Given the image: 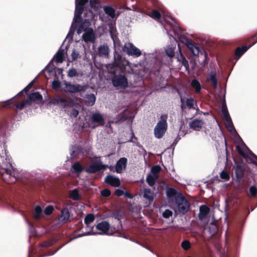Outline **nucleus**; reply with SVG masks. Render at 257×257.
Returning a JSON list of instances; mask_svg holds the SVG:
<instances>
[{"label": "nucleus", "mask_w": 257, "mask_h": 257, "mask_svg": "<svg viewBox=\"0 0 257 257\" xmlns=\"http://www.w3.org/2000/svg\"><path fill=\"white\" fill-rule=\"evenodd\" d=\"M84 169L79 162H76L71 166V171L74 173L80 174Z\"/></svg>", "instance_id": "30"}, {"label": "nucleus", "mask_w": 257, "mask_h": 257, "mask_svg": "<svg viewBox=\"0 0 257 257\" xmlns=\"http://www.w3.org/2000/svg\"><path fill=\"white\" fill-rule=\"evenodd\" d=\"M11 158L8 155L6 147L0 146V167L3 170L1 172L3 180L9 184L15 183L19 177L18 171L15 168L11 162Z\"/></svg>", "instance_id": "1"}, {"label": "nucleus", "mask_w": 257, "mask_h": 257, "mask_svg": "<svg viewBox=\"0 0 257 257\" xmlns=\"http://www.w3.org/2000/svg\"><path fill=\"white\" fill-rule=\"evenodd\" d=\"M175 202L177 205L178 211L183 214H186L190 209L189 202L180 192H179V194L176 197Z\"/></svg>", "instance_id": "4"}, {"label": "nucleus", "mask_w": 257, "mask_h": 257, "mask_svg": "<svg viewBox=\"0 0 257 257\" xmlns=\"http://www.w3.org/2000/svg\"><path fill=\"white\" fill-rule=\"evenodd\" d=\"M91 119L93 122L102 124L104 121L103 116L99 112L93 113L91 116Z\"/></svg>", "instance_id": "29"}, {"label": "nucleus", "mask_w": 257, "mask_h": 257, "mask_svg": "<svg viewBox=\"0 0 257 257\" xmlns=\"http://www.w3.org/2000/svg\"><path fill=\"white\" fill-rule=\"evenodd\" d=\"M61 82L58 80H54L52 83V87L54 89H58L60 88Z\"/></svg>", "instance_id": "56"}, {"label": "nucleus", "mask_w": 257, "mask_h": 257, "mask_svg": "<svg viewBox=\"0 0 257 257\" xmlns=\"http://www.w3.org/2000/svg\"><path fill=\"white\" fill-rule=\"evenodd\" d=\"M236 178V181L239 182L243 177L245 170V166L243 162L234 161V166L233 167Z\"/></svg>", "instance_id": "8"}, {"label": "nucleus", "mask_w": 257, "mask_h": 257, "mask_svg": "<svg viewBox=\"0 0 257 257\" xmlns=\"http://www.w3.org/2000/svg\"><path fill=\"white\" fill-rule=\"evenodd\" d=\"M13 99V98H12L10 99L4 101V104L2 106V107H8L14 109L16 110H21L23 109L26 105H30V100L27 99L17 104H15L13 103V102L12 101Z\"/></svg>", "instance_id": "7"}, {"label": "nucleus", "mask_w": 257, "mask_h": 257, "mask_svg": "<svg viewBox=\"0 0 257 257\" xmlns=\"http://www.w3.org/2000/svg\"><path fill=\"white\" fill-rule=\"evenodd\" d=\"M85 171L90 174L100 172L99 160L92 162L88 167L84 169Z\"/></svg>", "instance_id": "15"}, {"label": "nucleus", "mask_w": 257, "mask_h": 257, "mask_svg": "<svg viewBox=\"0 0 257 257\" xmlns=\"http://www.w3.org/2000/svg\"><path fill=\"white\" fill-rule=\"evenodd\" d=\"M76 28V26L71 24L70 30L66 37V39H68L69 42L71 41L73 39V36Z\"/></svg>", "instance_id": "39"}, {"label": "nucleus", "mask_w": 257, "mask_h": 257, "mask_svg": "<svg viewBox=\"0 0 257 257\" xmlns=\"http://www.w3.org/2000/svg\"><path fill=\"white\" fill-rule=\"evenodd\" d=\"M96 36L93 29L92 28L88 29L84 32L81 40L85 43H94L96 41Z\"/></svg>", "instance_id": "10"}, {"label": "nucleus", "mask_w": 257, "mask_h": 257, "mask_svg": "<svg viewBox=\"0 0 257 257\" xmlns=\"http://www.w3.org/2000/svg\"><path fill=\"white\" fill-rule=\"evenodd\" d=\"M63 45V43L62 44L59 49L58 50L57 53L54 55L53 58L50 61L49 64L46 66V67L43 70H42L41 72L46 70L48 67L51 66L52 65H53V61L55 59H56V62L58 63L63 62L64 59V55L65 53V50L62 49Z\"/></svg>", "instance_id": "11"}, {"label": "nucleus", "mask_w": 257, "mask_h": 257, "mask_svg": "<svg viewBox=\"0 0 257 257\" xmlns=\"http://www.w3.org/2000/svg\"><path fill=\"white\" fill-rule=\"evenodd\" d=\"M70 217V211L67 207H65L61 210L60 218L59 221L66 222Z\"/></svg>", "instance_id": "21"}, {"label": "nucleus", "mask_w": 257, "mask_h": 257, "mask_svg": "<svg viewBox=\"0 0 257 257\" xmlns=\"http://www.w3.org/2000/svg\"><path fill=\"white\" fill-rule=\"evenodd\" d=\"M249 193L252 197L256 196L257 193V188L254 186H251L249 188Z\"/></svg>", "instance_id": "59"}, {"label": "nucleus", "mask_w": 257, "mask_h": 257, "mask_svg": "<svg viewBox=\"0 0 257 257\" xmlns=\"http://www.w3.org/2000/svg\"><path fill=\"white\" fill-rule=\"evenodd\" d=\"M127 159L125 157L120 158L117 162L115 166V170L117 173H121L124 170L127 165Z\"/></svg>", "instance_id": "12"}, {"label": "nucleus", "mask_w": 257, "mask_h": 257, "mask_svg": "<svg viewBox=\"0 0 257 257\" xmlns=\"http://www.w3.org/2000/svg\"><path fill=\"white\" fill-rule=\"evenodd\" d=\"M112 216L117 220L120 221L122 217V214L118 212H114L112 214Z\"/></svg>", "instance_id": "62"}, {"label": "nucleus", "mask_w": 257, "mask_h": 257, "mask_svg": "<svg viewBox=\"0 0 257 257\" xmlns=\"http://www.w3.org/2000/svg\"><path fill=\"white\" fill-rule=\"evenodd\" d=\"M109 32L111 39H112L114 47L115 48L116 47L119 46L120 44V41L116 35L112 32V30L109 27Z\"/></svg>", "instance_id": "33"}, {"label": "nucleus", "mask_w": 257, "mask_h": 257, "mask_svg": "<svg viewBox=\"0 0 257 257\" xmlns=\"http://www.w3.org/2000/svg\"><path fill=\"white\" fill-rule=\"evenodd\" d=\"M85 98V103L87 106H93L96 99L95 95L93 93L86 94Z\"/></svg>", "instance_id": "28"}, {"label": "nucleus", "mask_w": 257, "mask_h": 257, "mask_svg": "<svg viewBox=\"0 0 257 257\" xmlns=\"http://www.w3.org/2000/svg\"><path fill=\"white\" fill-rule=\"evenodd\" d=\"M177 61L181 63L182 65L184 66L186 71H189V62L182 53L177 56Z\"/></svg>", "instance_id": "24"}, {"label": "nucleus", "mask_w": 257, "mask_h": 257, "mask_svg": "<svg viewBox=\"0 0 257 257\" xmlns=\"http://www.w3.org/2000/svg\"><path fill=\"white\" fill-rule=\"evenodd\" d=\"M70 197L74 201H78L81 199L79 193V190L77 188L74 189L70 192Z\"/></svg>", "instance_id": "36"}, {"label": "nucleus", "mask_w": 257, "mask_h": 257, "mask_svg": "<svg viewBox=\"0 0 257 257\" xmlns=\"http://www.w3.org/2000/svg\"><path fill=\"white\" fill-rule=\"evenodd\" d=\"M99 167L100 168V171L101 170H104L106 168H108L111 171L114 172V170H112L111 169V168H113V166H108L107 165H104L103 164L101 160H99Z\"/></svg>", "instance_id": "53"}, {"label": "nucleus", "mask_w": 257, "mask_h": 257, "mask_svg": "<svg viewBox=\"0 0 257 257\" xmlns=\"http://www.w3.org/2000/svg\"><path fill=\"white\" fill-rule=\"evenodd\" d=\"M123 50L128 55L137 58L142 55V51L131 43L125 44Z\"/></svg>", "instance_id": "9"}, {"label": "nucleus", "mask_w": 257, "mask_h": 257, "mask_svg": "<svg viewBox=\"0 0 257 257\" xmlns=\"http://www.w3.org/2000/svg\"><path fill=\"white\" fill-rule=\"evenodd\" d=\"M204 123V122L202 119L195 118L189 122V125L190 128L197 131L201 128Z\"/></svg>", "instance_id": "18"}, {"label": "nucleus", "mask_w": 257, "mask_h": 257, "mask_svg": "<svg viewBox=\"0 0 257 257\" xmlns=\"http://www.w3.org/2000/svg\"><path fill=\"white\" fill-rule=\"evenodd\" d=\"M226 126L227 127L229 131L232 135H236L238 136V137L240 138L239 136L237 134V132L234 126V125L233 124L231 119L227 120H226Z\"/></svg>", "instance_id": "34"}, {"label": "nucleus", "mask_w": 257, "mask_h": 257, "mask_svg": "<svg viewBox=\"0 0 257 257\" xmlns=\"http://www.w3.org/2000/svg\"><path fill=\"white\" fill-rule=\"evenodd\" d=\"M221 111L223 116V117L225 120L231 119L227 108L225 104H223Z\"/></svg>", "instance_id": "41"}, {"label": "nucleus", "mask_w": 257, "mask_h": 257, "mask_svg": "<svg viewBox=\"0 0 257 257\" xmlns=\"http://www.w3.org/2000/svg\"><path fill=\"white\" fill-rule=\"evenodd\" d=\"M7 207L10 210L14 212L18 211V209L11 203L6 202Z\"/></svg>", "instance_id": "64"}, {"label": "nucleus", "mask_w": 257, "mask_h": 257, "mask_svg": "<svg viewBox=\"0 0 257 257\" xmlns=\"http://www.w3.org/2000/svg\"><path fill=\"white\" fill-rule=\"evenodd\" d=\"M210 208L206 205H202L199 207V213L198 218L200 220H203L209 213Z\"/></svg>", "instance_id": "22"}, {"label": "nucleus", "mask_w": 257, "mask_h": 257, "mask_svg": "<svg viewBox=\"0 0 257 257\" xmlns=\"http://www.w3.org/2000/svg\"><path fill=\"white\" fill-rule=\"evenodd\" d=\"M168 114H162L154 128V135L157 139H161L167 130Z\"/></svg>", "instance_id": "3"}, {"label": "nucleus", "mask_w": 257, "mask_h": 257, "mask_svg": "<svg viewBox=\"0 0 257 257\" xmlns=\"http://www.w3.org/2000/svg\"><path fill=\"white\" fill-rule=\"evenodd\" d=\"M161 169L162 168L159 165L154 166L151 168V172L153 174L156 175L161 171Z\"/></svg>", "instance_id": "55"}, {"label": "nucleus", "mask_w": 257, "mask_h": 257, "mask_svg": "<svg viewBox=\"0 0 257 257\" xmlns=\"http://www.w3.org/2000/svg\"><path fill=\"white\" fill-rule=\"evenodd\" d=\"M78 150V148L76 146H72L70 149V156L67 157L66 161H70L76 156V152Z\"/></svg>", "instance_id": "38"}, {"label": "nucleus", "mask_w": 257, "mask_h": 257, "mask_svg": "<svg viewBox=\"0 0 257 257\" xmlns=\"http://www.w3.org/2000/svg\"><path fill=\"white\" fill-rule=\"evenodd\" d=\"M26 221L29 226V231L30 233L33 235H36L37 233L33 224L27 219H26Z\"/></svg>", "instance_id": "45"}, {"label": "nucleus", "mask_w": 257, "mask_h": 257, "mask_svg": "<svg viewBox=\"0 0 257 257\" xmlns=\"http://www.w3.org/2000/svg\"><path fill=\"white\" fill-rule=\"evenodd\" d=\"M185 103L187 107L189 109H194L197 110H199V108L196 105V101L192 97L186 98L185 99Z\"/></svg>", "instance_id": "26"}, {"label": "nucleus", "mask_w": 257, "mask_h": 257, "mask_svg": "<svg viewBox=\"0 0 257 257\" xmlns=\"http://www.w3.org/2000/svg\"><path fill=\"white\" fill-rule=\"evenodd\" d=\"M257 42H254L249 46H243L241 47H237L235 51V57L237 60H238L243 54L246 52L252 46L254 45Z\"/></svg>", "instance_id": "17"}, {"label": "nucleus", "mask_w": 257, "mask_h": 257, "mask_svg": "<svg viewBox=\"0 0 257 257\" xmlns=\"http://www.w3.org/2000/svg\"><path fill=\"white\" fill-rule=\"evenodd\" d=\"M43 216V211L41 206L40 205L35 206L33 213V219L36 221H38L40 220Z\"/></svg>", "instance_id": "19"}, {"label": "nucleus", "mask_w": 257, "mask_h": 257, "mask_svg": "<svg viewBox=\"0 0 257 257\" xmlns=\"http://www.w3.org/2000/svg\"><path fill=\"white\" fill-rule=\"evenodd\" d=\"M181 246L184 250H188L191 247L190 242L187 240H183L181 242Z\"/></svg>", "instance_id": "54"}, {"label": "nucleus", "mask_w": 257, "mask_h": 257, "mask_svg": "<svg viewBox=\"0 0 257 257\" xmlns=\"http://www.w3.org/2000/svg\"><path fill=\"white\" fill-rule=\"evenodd\" d=\"M78 55L79 53L78 52L75 51V50L73 49L71 54L72 59L74 61L76 60L78 58Z\"/></svg>", "instance_id": "63"}, {"label": "nucleus", "mask_w": 257, "mask_h": 257, "mask_svg": "<svg viewBox=\"0 0 257 257\" xmlns=\"http://www.w3.org/2000/svg\"><path fill=\"white\" fill-rule=\"evenodd\" d=\"M82 21L81 15L78 14H74V18L72 22V25L75 26L76 23H80Z\"/></svg>", "instance_id": "46"}, {"label": "nucleus", "mask_w": 257, "mask_h": 257, "mask_svg": "<svg viewBox=\"0 0 257 257\" xmlns=\"http://www.w3.org/2000/svg\"><path fill=\"white\" fill-rule=\"evenodd\" d=\"M207 230L210 237L215 235L218 232V228L216 224L214 223H210L207 227Z\"/></svg>", "instance_id": "27"}, {"label": "nucleus", "mask_w": 257, "mask_h": 257, "mask_svg": "<svg viewBox=\"0 0 257 257\" xmlns=\"http://www.w3.org/2000/svg\"><path fill=\"white\" fill-rule=\"evenodd\" d=\"M100 194L103 197H109L111 194L110 191L108 189H105L100 191Z\"/></svg>", "instance_id": "60"}, {"label": "nucleus", "mask_w": 257, "mask_h": 257, "mask_svg": "<svg viewBox=\"0 0 257 257\" xmlns=\"http://www.w3.org/2000/svg\"><path fill=\"white\" fill-rule=\"evenodd\" d=\"M77 76V71L76 69L74 68H71L69 70L68 72V76L70 78H72Z\"/></svg>", "instance_id": "52"}, {"label": "nucleus", "mask_w": 257, "mask_h": 257, "mask_svg": "<svg viewBox=\"0 0 257 257\" xmlns=\"http://www.w3.org/2000/svg\"><path fill=\"white\" fill-rule=\"evenodd\" d=\"M191 86L195 89L197 93L200 92L201 86L199 81L196 79H193L191 82Z\"/></svg>", "instance_id": "37"}, {"label": "nucleus", "mask_w": 257, "mask_h": 257, "mask_svg": "<svg viewBox=\"0 0 257 257\" xmlns=\"http://www.w3.org/2000/svg\"><path fill=\"white\" fill-rule=\"evenodd\" d=\"M55 101L56 103L60 104L61 106L63 108L72 106L71 102L64 98H57Z\"/></svg>", "instance_id": "23"}, {"label": "nucleus", "mask_w": 257, "mask_h": 257, "mask_svg": "<svg viewBox=\"0 0 257 257\" xmlns=\"http://www.w3.org/2000/svg\"><path fill=\"white\" fill-rule=\"evenodd\" d=\"M179 194V193L177 191L171 188L169 189V192L167 193V196L170 197L171 196L174 197L175 200H176V197Z\"/></svg>", "instance_id": "51"}, {"label": "nucleus", "mask_w": 257, "mask_h": 257, "mask_svg": "<svg viewBox=\"0 0 257 257\" xmlns=\"http://www.w3.org/2000/svg\"><path fill=\"white\" fill-rule=\"evenodd\" d=\"M98 54L102 58H109V48L107 44H104L98 47Z\"/></svg>", "instance_id": "16"}, {"label": "nucleus", "mask_w": 257, "mask_h": 257, "mask_svg": "<svg viewBox=\"0 0 257 257\" xmlns=\"http://www.w3.org/2000/svg\"><path fill=\"white\" fill-rule=\"evenodd\" d=\"M172 214V211L170 209H167L163 212L162 216L165 218H168L171 217Z\"/></svg>", "instance_id": "57"}, {"label": "nucleus", "mask_w": 257, "mask_h": 257, "mask_svg": "<svg viewBox=\"0 0 257 257\" xmlns=\"http://www.w3.org/2000/svg\"><path fill=\"white\" fill-rule=\"evenodd\" d=\"M218 77L216 71L215 69H212L208 73L207 81H211L214 88L216 89L218 85Z\"/></svg>", "instance_id": "13"}, {"label": "nucleus", "mask_w": 257, "mask_h": 257, "mask_svg": "<svg viewBox=\"0 0 257 257\" xmlns=\"http://www.w3.org/2000/svg\"><path fill=\"white\" fill-rule=\"evenodd\" d=\"M104 181L107 184L113 187H118L120 184L119 179L112 175H107L105 177Z\"/></svg>", "instance_id": "14"}, {"label": "nucleus", "mask_w": 257, "mask_h": 257, "mask_svg": "<svg viewBox=\"0 0 257 257\" xmlns=\"http://www.w3.org/2000/svg\"><path fill=\"white\" fill-rule=\"evenodd\" d=\"M94 219H95V217H94V215L93 214L89 213L86 215V216L84 218V223L86 225V226L87 227H89V226H88L89 224H90L91 222L93 221Z\"/></svg>", "instance_id": "40"}, {"label": "nucleus", "mask_w": 257, "mask_h": 257, "mask_svg": "<svg viewBox=\"0 0 257 257\" xmlns=\"http://www.w3.org/2000/svg\"><path fill=\"white\" fill-rule=\"evenodd\" d=\"M220 176L221 179L228 180L230 179V176L228 173L225 171L224 170H223L221 171V172L220 174Z\"/></svg>", "instance_id": "58"}, {"label": "nucleus", "mask_w": 257, "mask_h": 257, "mask_svg": "<svg viewBox=\"0 0 257 257\" xmlns=\"http://www.w3.org/2000/svg\"><path fill=\"white\" fill-rule=\"evenodd\" d=\"M146 182L149 186H153L154 185L156 182V179L155 177H154L152 175L149 174L147 177Z\"/></svg>", "instance_id": "43"}, {"label": "nucleus", "mask_w": 257, "mask_h": 257, "mask_svg": "<svg viewBox=\"0 0 257 257\" xmlns=\"http://www.w3.org/2000/svg\"><path fill=\"white\" fill-rule=\"evenodd\" d=\"M36 78H35L34 79H33L31 82H30L24 89L23 91H25V93H27L32 87L35 80Z\"/></svg>", "instance_id": "61"}, {"label": "nucleus", "mask_w": 257, "mask_h": 257, "mask_svg": "<svg viewBox=\"0 0 257 257\" xmlns=\"http://www.w3.org/2000/svg\"><path fill=\"white\" fill-rule=\"evenodd\" d=\"M65 87L64 90L65 91L71 93H75L84 91L86 89V86L84 85L80 84H72L70 82H67L66 81H63Z\"/></svg>", "instance_id": "6"}, {"label": "nucleus", "mask_w": 257, "mask_h": 257, "mask_svg": "<svg viewBox=\"0 0 257 257\" xmlns=\"http://www.w3.org/2000/svg\"><path fill=\"white\" fill-rule=\"evenodd\" d=\"M84 7L80 6L77 2L75 4V14H78L79 15H81L84 11Z\"/></svg>", "instance_id": "47"}, {"label": "nucleus", "mask_w": 257, "mask_h": 257, "mask_svg": "<svg viewBox=\"0 0 257 257\" xmlns=\"http://www.w3.org/2000/svg\"><path fill=\"white\" fill-rule=\"evenodd\" d=\"M109 223L106 221H102L97 224L96 226V229L101 231L100 234L107 233L109 230Z\"/></svg>", "instance_id": "20"}, {"label": "nucleus", "mask_w": 257, "mask_h": 257, "mask_svg": "<svg viewBox=\"0 0 257 257\" xmlns=\"http://www.w3.org/2000/svg\"><path fill=\"white\" fill-rule=\"evenodd\" d=\"M186 41V45L188 49L194 56H198L200 59H202L201 64L205 65L208 63V56L207 53L204 50H200L199 47L194 45V44L190 41L188 39H185Z\"/></svg>", "instance_id": "2"}, {"label": "nucleus", "mask_w": 257, "mask_h": 257, "mask_svg": "<svg viewBox=\"0 0 257 257\" xmlns=\"http://www.w3.org/2000/svg\"><path fill=\"white\" fill-rule=\"evenodd\" d=\"M54 210L53 206L49 205L44 209L43 214L44 213L46 215H50L53 212Z\"/></svg>", "instance_id": "44"}, {"label": "nucleus", "mask_w": 257, "mask_h": 257, "mask_svg": "<svg viewBox=\"0 0 257 257\" xmlns=\"http://www.w3.org/2000/svg\"><path fill=\"white\" fill-rule=\"evenodd\" d=\"M27 99L30 100V104H31V102L32 101L42 100L43 99V96L39 92L36 91L31 93L29 95Z\"/></svg>", "instance_id": "25"}, {"label": "nucleus", "mask_w": 257, "mask_h": 257, "mask_svg": "<svg viewBox=\"0 0 257 257\" xmlns=\"http://www.w3.org/2000/svg\"><path fill=\"white\" fill-rule=\"evenodd\" d=\"M111 83L113 87L117 89H124L128 87L127 78L123 74L114 75L111 78Z\"/></svg>", "instance_id": "5"}, {"label": "nucleus", "mask_w": 257, "mask_h": 257, "mask_svg": "<svg viewBox=\"0 0 257 257\" xmlns=\"http://www.w3.org/2000/svg\"><path fill=\"white\" fill-rule=\"evenodd\" d=\"M56 241L55 239L52 240L46 241L41 244L40 246L42 247H48L52 246L54 243Z\"/></svg>", "instance_id": "50"}, {"label": "nucleus", "mask_w": 257, "mask_h": 257, "mask_svg": "<svg viewBox=\"0 0 257 257\" xmlns=\"http://www.w3.org/2000/svg\"><path fill=\"white\" fill-rule=\"evenodd\" d=\"M104 11L105 13L112 19L115 16V10L110 6H106L104 7Z\"/></svg>", "instance_id": "35"}, {"label": "nucleus", "mask_w": 257, "mask_h": 257, "mask_svg": "<svg viewBox=\"0 0 257 257\" xmlns=\"http://www.w3.org/2000/svg\"><path fill=\"white\" fill-rule=\"evenodd\" d=\"M143 197L149 201H153L155 197V195L154 192L152 191L150 189L145 188L144 189Z\"/></svg>", "instance_id": "32"}, {"label": "nucleus", "mask_w": 257, "mask_h": 257, "mask_svg": "<svg viewBox=\"0 0 257 257\" xmlns=\"http://www.w3.org/2000/svg\"><path fill=\"white\" fill-rule=\"evenodd\" d=\"M87 29V26L84 23H81L77 29V33L78 35H80L83 31L85 32Z\"/></svg>", "instance_id": "49"}, {"label": "nucleus", "mask_w": 257, "mask_h": 257, "mask_svg": "<svg viewBox=\"0 0 257 257\" xmlns=\"http://www.w3.org/2000/svg\"><path fill=\"white\" fill-rule=\"evenodd\" d=\"M101 233H99L98 232H93L91 230L85 232H83L82 233L78 234L76 237H74L73 238V239H76L78 238H80L86 235H95L96 234H100Z\"/></svg>", "instance_id": "42"}, {"label": "nucleus", "mask_w": 257, "mask_h": 257, "mask_svg": "<svg viewBox=\"0 0 257 257\" xmlns=\"http://www.w3.org/2000/svg\"><path fill=\"white\" fill-rule=\"evenodd\" d=\"M176 45H168L165 49V53L170 58H173L175 56Z\"/></svg>", "instance_id": "31"}, {"label": "nucleus", "mask_w": 257, "mask_h": 257, "mask_svg": "<svg viewBox=\"0 0 257 257\" xmlns=\"http://www.w3.org/2000/svg\"><path fill=\"white\" fill-rule=\"evenodd\" d=\"M149 16L153 19H159L161 17V14L158 11L154 10Z\"/></svg>", "instance_id": "48"}]
</instances>
